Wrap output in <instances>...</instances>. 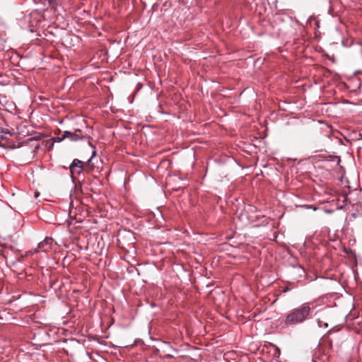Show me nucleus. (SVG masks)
<instances>
[{
    "label": "nucleus",
    "instance_id": "nucleus-16",
    "mask_svg": "<svg viewBox=\"0 0 362 362\" xmlns=\"http://www.w3.org/2000/svg\"><path fill=\"white\" fill-rule=\"evenodd\" d=\"M95 151H93V156H95Z\"/></svg>",
    "mask_w": 362,
    "mask_h": 362
},
{
    "label": "nucleus",
    "instance_id": "nucleus-13",
    "mask_svg": "<svg viewBox=\"0 0 362 362\" xmlns=\"http://www.w3.org/2000/svg\"><path fill=\"white\" fill-rule=\"evenodd\" d=\"M39 195V192H35V196L37 197Z\"/></svg>",
    "mask_w": 362,
    "mask_h": 362
},
{
    "label": "nucleus",
    "instance_id": "nucleus-4",
    "mask_svg": "<svg viewBox=\"0 0 362 362\" xmlns=\"http://www.w3.org/2000/svg\"><path fill=\"white\" fill-rule=\"evenodd\" d=\"M54 240L51 237H45V239L38 243V248H40L41 251L48 252L51 250Z\"/></svg>",
    "mask_w": 362,
    "mask_h": 362
},
{
    "label": "nucleus",
    "instance_id": "nucleus-3",
    "mask_svg": "<svg viewBox=\"0 0 362 362\" xmlns=\"http://www.w3.org/2000/svg\"><path fill=\"white\" fill-rule=\"evenodd\" d=\"M84 134L79 129H75L74 132L64 131V138L69 139L72 141H77L84 137Z\"/></svg>",
    "mask_w": 362,
    "mask_h": 362
},
{
    "label": "nucleus",
    "instance_id": "nucleus-15",
    "mask_svg": "<svg viewBox=\"0 0 362 362\" xmlns=\"http://www.w3.org/2000/svg\"><path fill=\"white\" fill-rule=\"evenodd\" d=\"M39 21H40V19H37V23H37Z\"/></svg>",
    "mask_w": 362,
    "mask_h": 362
},
{
    "label": "nucleus",
    "instance_id": "nucleus-8",
    "mask_svg": "<svg viewBox=\"0 0 362 362\" xmlns=\"http://www.w3.org/2000/svg\"><path fill=\"white\" fill-rule=\"evenodd\" d=\"M66 138H64V134H62V137H57L54 140L55 141L57 142H61L64 139H65Z\"/></svg>",
    "mask_w": 362,
    "mask_h": 362
},
{
    "label": "nucleus",
    "instance_id": "nucleus-12",
    "mask_svg": "<svg viewBox=\"0 0 362 362\" xmlns=\"http://www.w3.org/2000/svg\"><path fill=\"white\" fill-rule=\"evenodd\" d=\"M91 160H92V158H90L88 160V164H90V163Z\"/></svg>",
    "mask_w": 362,
    "mask_h": 362
},
{
    "label": "nucleus",
    "instance_id": "nucleus-6",
    "mask_svg": "<svg viewBox=\"0 0 362 362\" xmlns=\"http://www.w3.org/2000/svg\"><path fill=\"white\" fill-rule=\"evenodd\" d=\"M40 250H40V248H38V246H37V247L36 248H35L34 250H30V251L27 252L25 254L24 257H27V256H28L29 255H32V254H34V253L38 252Z\"/></svg>",
    "mask_w": 362,
    "mask_h": 362
},
{
    "label": "nucleus",
    "instance_id": "nucleus-1",
    "mask_svg": "<svg viewBox=\"0 0 362 362\" xmlns=\"http://www.w3.org/2000/svg\"><path fill=\"white\" fill-rule=\"evenodd\" d=\"M315 308L314 302H306L292 309L285 315L284 323L286 327L302 324L312 318V312Z\"/></svg>",
    "mask_w": 362,
    "mask_h": 362
},
{
    "label": "nucleus",
    "instance_id": "nucleus-9",
    "mask_svg": "<svg viewBox=\"0 0 362 362\" xmlns=\"http://www.w3.org/2000/svg\"><path fill=\"white\" fill-rule=\"evenodd\" d=\"M36 14L39 15V13H38L37 11L32 12V13H30V16H31V18H33V16H35Z\"/></svg>",
    "mask_w": 362,
    "mask_h": 362
},
{
    "label": "nucleus",
    "instance_id": "nucleus-5",
    "mask_svg": "<svg viewBox=\"0 0 362 362\" xmlns=\"http://www.w3.org/2000/svg\"><path fill=\"white\" fill-rule=\"evenodd\" d=\"M10 47L7 45L6 40L4 35L0 33V52L8 49Z\"/></svg>",
    "mask_w": 362,
    "mask_h": 362
},
{
    "label": "nucleus",
    "instance_id": "nucleus-11",
    "mask_svg": "<svg viewBox=\"0 0 362 362\" xmlns=\"http://www.w3.org/2000/svg\"><path fill=\"white\" fill-rule=\"evenodd\" d=\"M332 158H335L337 160V163H339L340 162V158L337 156H333Z\"/></svg>",
    "mask_w": 362,
    "mask_h": 362
},
{
    "label": "nucleus",
    "instance_id": "nucleus-14",
    "mask_svg": "<svg viewBox=\"0 0 362 362\" xmlns=\"http://www.w3.org/2000/svg\"><path fill=\"white\" fill-rule=\"evenodd\" d=\"M30 32L33 33V32H35V30L31 28Z\"/></svg>",
    "mask_w": 362,
    "mask_h": 362
},
{
    "label": "nucleus",
    "instance_id": "nucleus-10",
    "mask_svg": "<svg viewBox=\"0 0 362 362\" xmlns=\"http://www.w3.org/2000/svg\"><path fill=\"white\" fill-rule=\"evenodd\" d=\"M288 291H290V288L288 287H286V288H284L283 292L286 293V292H287Z\"/></svg>",
    "mask_w": 362,
    "mask_h": 362
},
{
    "label": "nucleus",
    "instance_id": "nucleus-2",
    "mask_svg": "<svg viewBox=\"0 0 362 362\" xmlns=\"http://www.w3.org/2000/svg\"><path fill=\"white\" fill-rule=\"evenodd\" d=\"M69 169L72 177L74 175H80L83 170V163L78 159H74Z\"/></svg>",
    "mask_w": 362,
    "mask_h": 362
},
{
    "label": "nucleus",
    "instance_id": "nucleus-7",
    "mask_svg": "<svg viewBox=\"0 0 362 362\" xmlns=\"http://www.w3.org/2000/svg\"><path fill=\"white\" fill-rule=\"evenodd\" d=\"M275 346V348H276L274 355H275L276 356H278V357H279V356H280V354H281L280 349H279V347H277L276 346Z\"/></svg>",
    "mask_w": 362,
    "mask_h": 362
}]
</instances>
